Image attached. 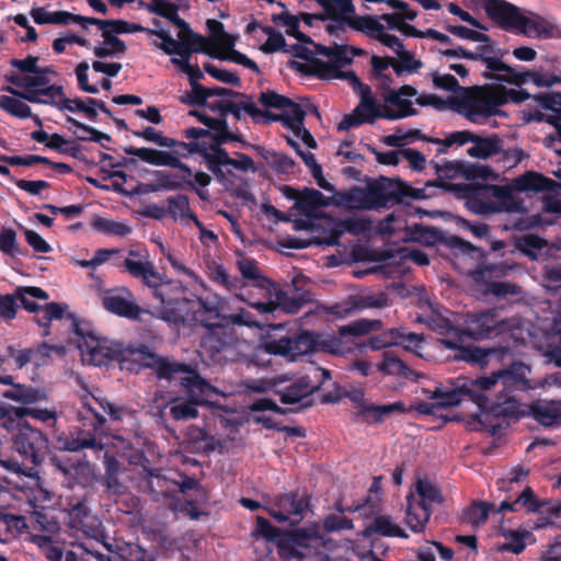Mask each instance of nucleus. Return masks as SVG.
Returning <instances> with one entry per match:
<instances>
[{
  "label": "nucleus",
  "mask_w": 561,
  "mask_h": 561,
  "mask_svg": "<svg viewBox=\"0 0 561 561\" xmlns=\"http://www.w3.org/2000/svg\"><path fill=\"white\" fill-rule=\"evenodd\" d=\"M558 183L537 172H526L514 179L510 185H477L440 183L430 180L424 187L415 188L404 182L403 202L405 199H426L436 195L437 188L453 192L460 198L472 201L481 213H524L526 207L514 192H554Z\"/></svg>",
  "instance_id": "1"
},
{
  "label": "nucleus",
  "mask_w": 561,
  "mask_h": 561,
  "mask_svg": "<svg viewBox=\"0 0 561 561\" xmlns=\"http://www.w3.org/2000/svg\"><path fill=\"white\" fill-rule=\"evenodd\" d=\"M130 465H140L139 474L146 481L150 493L168 497L178 485V481L169 478L162 469L150 468L149 458H129Z\"/></svg>",
  "instance_id": "20"
},
{
  "label": "nucleus",
  "mask_w": 561,
  "mask_h": 561,
  "mask_svg": "<svg viewBox=\"0 0 561 561\" xmlns=\"http://www.w3.org/2000/svg\"><path fill=\"white\" fill-rule=\"evenodd\" d=\"M515 247L531 260H538L541 251L547 247V241L534 233H527L516 238Z\"/></svg>",
  "instance_id": "45"
},
{
  "label": "nucleus",
  "mask_w": 561,
  "mask_h": 561,
  "mask_svg": "<svg viewBox=\"0 0 561 561\" xmlns=\"http://www.w3.org/2000/svg\"><path fill=\"white\" fill-rule=\"evenodd\" d=\"M486 14L506 30L515 28L526 36L552 37L556 27L542 19H530L504 0H484Z\"/></svg>",
  "instance_id": "7"
},
{
  "label": "nucleus",
  "mask_w": 561,
  "mask_h": 561,
  "mask_svg": "<svg viewBox=\"0 0 561 561\" xmlns=\"http://www.w3.org/2000/svg\"><path fill=\"white\" fill-rule=\"evenodd\" d=\"M117 266L123 265L124 270L134 278L140 279L144 285L153 290V296L163 306L162 309L156 311L154 316L167 322H175L176 313L171 307L175 304L176 297L173 295L175 289H180L178 283L169 280L164 275L160 274L153 263L149 261L147 253L130 250L128 255L122 262L116 263Z\"/></svg>",
  "instance_id": "5"
},
{
  "label": "nucleus",
  "mask_w": 561,
  "mask_h": 561,
  "mask_svg": "<svg viewBox=\"0 0 561 561\" xmlns=\"http://www.w3.org/2000/svg\"><path fill=\"white\" fill-rule=\"evenodd\" d=\"M13 448L21 456H44L48 449L45 435L30 424H20L13 437Z\"/></svg>",
  "instance_id": "19"
},
{
  "label": "nucleus",
  "mask_w": 561,
  "mask_h": 561,
  "mask_svg": "<svg viewBox=\"0 0 561 561\" xmlns=\"http://www.w3.org/2000/svg\"><path fill=\"white\" fill-rule=\"evenodd\" d=\"M5 79L11 84L21 88L24 91H19L10 85L4 87L2 89L3 91L31 103L45 104L44 100H42V96H46L43 91L49 83L48 78H44L38 73H11L5 76Z\"/></svg>",
  "instance_id": "15"
},
{
  "label": "nucleus",
  "mask_w": 561,
  "mask_h": 561,
  "mask_svg": "<svg viewBox=\"0 0 561 561\" xmlns=\"http://www.w3.org/2000/svg\"><path fill=\"white\" fill-rule=\"evenodd\" d=\"M506 542L500 546L501 551L512 552L519 554L526 548V538L531 537V533L527 530H508L503 533Z\"/></svg>",
  "instance_id": "57"
},
{
  "label": "nucleus",
  "mask_w": 561,
  "mask_h": 561,
  "mask_svg": "<svg viewBox=\"0 0 561 561\" xmlns=\"http://www.w3.org/2000/svg\"><path fill=\"white\" fill-rule=\"evenodd\" d=\"M358 408V419L362 422L368 424L380 423L385 420L386 416L394 412L404 411L403 404L401 402H393L382 405L359 403Z\"/></svg>",
  "instance_id": "31"
},
{
  "label": "nucleus",
  "mask_w": 561,
  "mask_h": 561,
  "mask_svg": "<svg viewBox=\"0 0 561 561\" xmlns=\"http://www.w3.org/2000/svg\"><path fill=\"white\" fill-rule=\"evenodd\" d=\"M126 297L119 295H107L102 299L103 307L117 316L128 319H138L142 310L133 299L131 293L124 288Z\"/></svg>",
  "instance_id": "25"
},
{
  "label": "nucleus",
  "mask_w": 561,
  "mask_h": 561,
  "mask_svg": "<svg viewBox=\"0 0 561 561\" xmlns=\"http://www.w3.org/2000/svg\"><path fill=\"white\" fill-rule=\"evenodd\" d=\"M0 107L12 116L19 118H27L32 116L31 107L16 98L1 95Z\"/></svg>",
  "instance_id": "61"
},
{
  "label": "nucleus",
  "mask_w": 561,
  "mask_h": 561,
  "mask_svg": "<svg viewBox=\"0 0 561 561\" xmlns=\"http://www.w3.org/2000/svg\"><path fill=\"white\" fill-rule=\"evenodd\" d=\"M187 369L183 371H176L173 374L169 381L173 380L178 374H187L186 377L181 379V385L187 390L192 401H181L174 403L170 413L175 420H192L197 417L198 411L197 404H202L207 401V398L214 388L205 381L194 369L188 365L184 364Z\"/></svg>",
  "instance_id": "8"
},
{
  "label": "nucleus",
  "mask_w": 561,
  "mask_h": 561,
  "mask_svg": "<svg viewBox=\"0 0 561 561\" xmlns=\"http://www.w3.org/2000/svg\"><path fill=\"white\" fill-rule=\"evenodd\" d=\"M549 504L548 501L540 500L530 486H526L515 499V505L524 508L527 513L543 514V508Z\"/></svg>",
  "instance_id": "51"
},
{
  "label": "nucleus",
  "mask_w": 561,
  "mask_h": 561,
  "mask_svg": "<svg viewBox=\"0 0 561 561\" xmlns=\"http://www.w3.org/2000/svg\"><path fill=\"white\" fill-rule=\"evenodd\" d=\"M307 64L293 61L291 67L307 76H314L322 80H329L331 76H335V70L328 62L319 58H310Z\"/></svg>",
  "instance_id": "44"
},
{
  "label": "nucleus",
  "mask_w": 561,
  "mask_h": 561,
  "mask_svg": "<svg viewBox=\"0 0 561 561\" xmlns=\"http://www.w3.org/2000/svg\"><path fill=\"white\" fill-rule=\"evenodd\" d=\"M527 81H533L539 88H549L559 83V81L561 80L559 76L552 73L539 75L537 72L531 71L517 72L515 69H513V73H511V77L505 78V82L516 85H520Z\"/></svg>",
  "instance_id": "39"
},
{
  "label": "nucleus",
  "mask_w": 561,
  "mask_h": 561,
  "mask_svg": "<svg viewBox=\"0 0 561 561\" xmlns=\"http://www.w3.org/2000/svg\"><path fill=\"white\" fill-rule=\"evenodd\" d=\"M287 539L293 545L308 547L311 541H318L321 539L319 529L317 526L309 528H296L287 533Z\"/></svg>",
  "instance_id": "62"
},
{
  "label": "nucleus",
  "mask_w": 561,
  "mask_h": 561,
  "mask_svg": "<svg viewBox=\"0 0 561 561\" xmlns=\"http://www.w3.org/2000/svg\"><path fill=\"white\" fill-rule=\"evenodd\" d=\"M181 148L187 150L190 153H201L205 160V163L210 170L218 181L222 182L226 179L225 172L220 169L221 165H227L224 162H218L217 156L219 146H210L209 149L205 146L204 142L193 141V142H180Z\"/></svg>",
  "instance_id": "27"
},
{
  "label": "nucleus",
  "mask_w": 561,
  "mask_h": 561,
  "mask_svg": "<svg viewBox=\"0 0 561 561\" xmlns=\"http://www.w3.org/2000/svg\"><path fill=\"white\" fill-rule=\"evenodd\" d=\"M3 396L24 404L45 401L47 399V396L43 390L23 385H15L12 389L4 391Z\"/></svg>",
  "instance_id": "46"
},
{
  "label": "nucleus",
  "mask_w": 561,
  "mask_h": 561,
  "mask_svg": "<svg viewBox=\"0 0 561 561\" xmlns=\"http://www.w3.org/2000/svg\"><path fill=\"white\" fill-rule=\"evenodd\" d=\"M440 343L449 350H457L456 359L463 360L480 367L489 364L491 358L502 360L508 353L507 347L482 348L478 346H461L460 336L455 339H442Z\"/></svg>",
  "instance_id": "16"
},
{
  "label": "nucleus",
  "mask_w": 561,
  "mask_h": 561,
  "mask_svg": "<svg viewBox=\"0 0 561 561\" xmlns=\"http://www.w3.org/2000/svg\"><path fill=\"white\" fill-rule=\"evenodd\" d=\"M319 389L320 385H312L310 376H305L279 390L278 394L284 404H300V408H309L313 403L310 396Z\"/></svg>",
  "instance_id": "22"
},
{
  "label": "nucleus",
  "mask_w": 561,
  "mask_h": 561,
  "mask_svg": "<svg viewBox=\"0 0 561 561\" xmlns=\"http://www.w3.org/2000/svg\"><path fill=\"white\" fill-rule=\"evenodd\" d=\"M527 414L542 426L549 427L560 425L561 401H534L527 407Z\"/></svg>",
  "instance_id": "23"
},
{
  "label": "nucleus",
  "mask_w": 561,
  "mask_h": 561,
  "mask_svg": "<svg viewBox=\"0 0 561 561\" xmlns=\"http://www.w3.org/2000/svg\"><path fill=\"white\" fill-rule=\"evenodd\" d=\"M237 266L244 279L252 280L260 288H267L271 282L261 275L256 262L250 257L241 255L237 261Z\"/></svg>",
  "instance_id": "49"
},
{
  "label": "nucleus",
  "mask_w": 561,
  "mask_h": 561,
  "mask_svg": "<svg viewBox=\"0 0 561 561\" xmlns=\"http://www.w3.org/2000/svg\"><path fill=\"white\" fill-rule=\"evenodd\" d=\"M30 14L37 24L68 25L70 23H77L82 26L87 25V16L73 14L68 11L49 12L43 7H34Z\"/></svg>",
  "instance_id": "26"
},
{
  "label": "nucleus",
  "mask_w": 561,
  "mask_h": 561,
  "mask_svg": "<svg viewBox=\"0 0 561 561\" xmlns=\"http://www.w3.org/2000/svg\"><path fill=\"white\" fill-rule=\"evenodd\" d=\"M209 277L213 282L225 287L229 291L236 293V297L238 299L245 301L244 297L237 293V290L243 287L242 282L237 277L230 276L222 265L216 264L210 267Z\"/></svg>",
  "instance_id": "50"
},
{
  "label": "nucleus",
  "mask_w": 561,
  "mask_h": 561,
  "mask_svg": "<svg viewBox=\"0 0 561 561\" xmlns=\"http://www.w3.org/2000/svg\"><path fill=\"white\" fill-rule=\"evenodd\" d=\"M16 301L19 300L24 309L37 314L41 305L31 300V298L47 300L48 294L39 287L24 286L15 289Z\"/></svg>",
  "instance_id": "48"
},
{
  "label": "nucleus",
  "mask_w": 561,
  "mask_h": 561,
  "mask_svg": "<svg viewBox=\"0 0 561 561\" xmlns=\"http://www.w3.org/2000/svg\"><path fill=\"white\" fill-rule=\"evenodd\" d=\"M471 142L473 146L467 152L470 157L478 159H486L499 153L502 150L503 144L502 139L496 135L484 138L476 134Z\"/></svg>",
  "instance_id": "35"
},
{
  "label": "nucleus",
  "mask_w": 561,
  "mask_h": 561,
  "mask_svg": "<svg viewBox=\"0 0 561 561\" xmlns=\"http://www.w3.org/2000/svg\"><path fill=\"white\" fill-rule=\"evenodd\" d=\"M180 44H182V46H179V48H178L179 51L175 53L174 55H179L183 59H186L187 61H188L190 56L193 53H203L210 57L219 56V51L215 48L217 44L213 43L210 41H209V44L197 45V42H194V39L185 38V39L181 41Z\"/></svg>",
  "instance_id": "55"
},
{
  "label": "nucleus",
  "mask_w": 561,
  "mask_h": 561,
  "mask_svg": "<svg viewBox=\"0 0 561 561\" xmlns=\"http://www.w3.org/2000/svg\"><path fill=\"white\" fill-rule=\"evenodd\" d=\"M309 506L306 496L289 492L276 495L267 512L278 523H289L290 526H296L304 519Z\"/></svg>",
  "instance_id": "12"
},
{
  "label": "nucleus",
  "mask_w": 561,
  "mask_h": 561,
  "mask_svg": "<svg viewBox=\"0 0 561 561\" xmlns=\"http://www.w3.org/2000/svg\"><path fill=\"white\" fill-rule=\"evenodd\" d=\"M481 44L482 45L477 47V51L474 53L462 47L444 49L439 53L447 58L462 57L472 60H481L490 71L494 72L493 75L485 72V78L505 82V78L511 77L514 68L501 61L502 55L491 41Z\"/></svg>",
  "instance_id": "10"
},
{
  "label": "nucleus",
  "mask_w": 561,
  "mask_h": 561,
  "mask_svg": "<svg viewBox=\"0 0 561 561\" xmlns=\"http://www.w3.org/2000/svg\"><path fill=\"white\" fill-rule=\"evenodd\" d=\"M511 270L512 266L505 263L481 264L469 271L468 275L476 284L484 285L485 289H490L492 283L506 276Z\"/></svg>",
  "instance_id": "29"
},
{
  "label": "nucleus",
  "mask_w": 561,
  "mask_h": 561,
  "mask_svg": "<svg viewBox=\"0 0 561 561\" xmlns=\"http://www.w3.org/2000/svg\"><path fill=\"white\" fill-rule=\"evenodd\" d=\"M314 49L316 54L328 57L330 60L328 64L337 67L339 70L353 62L348 46L336 44L334 46H324L321 44H314Z\"/></svg>",
  "instance_id": "40"
},
{
  "label": "nucleus",
  "mask_w": 561,
  "mask_h": 561,
  "mask_svg": "<svg viewBox=\"0 0 561 561\" xmlns=\"http://www.w3.org/2000/svg\"><path fill=\"white\" fill-rule=\"evenodd\" d=\"M415 492L420 497L416 502H423V505H430V503L442 504L444 501L438 486L426 479L417 480L415 483Z\"/></svg>",
  "instance_id": "56"
},
{
  "label": "nucleus",
  "mask_w": 561,
  "mask_h": 561,
  "mask_svg": "<svg viewBox=\"0 0 561 561\" xmlns=\"http://www.w3.org/2000/svg\"><path fill=\"white\" fill-rule=\"evenodd\" d=\"M92 227L99 232L117 237H125L131 232V228L127 224L103 217L96 218L92 222Z\"/></svg>",
  "instance_id": "58"
},
{
  "label": "nucleus",
  "mask_w": 561,
  "mask_h": 561,
  "mask_svg": "<svg viewBox=\"0 0 561 561\" xmlns=\"http://www.w3.org/2000/svg\"><path fill=\"white\" fill-rule=\"evenodd\" d=\"M83 405L89 412L93 414L98 425H103L105 422L103 413L111 415L114 420H118L121 417V410L106 400H102L95 397L85 398L83 400Z\"/></svg>",
  "instance_id": "42"
},
{
  "label": "nucleus",
  "mask_w": 561,
  "mask_h": 561,
  "mask_svg": "<svg viewBox=\"0 0 561 561\" xmlns=\"http://www.w3.org/2000/svg\"><path fill=\"white\" fill-rule=\"evenodd\" d=\"M428 165L437 175L436 181L440 183H444V180H454L458 176L468 181L478 179L488 180L490 178L496 179V175L491 168L466 161L431 160Z\"/></svg>",
  "instance_id": "11"
},
{
  "label": "nucleus",
  "mask_w": 561,
  "mask_h": 561,
  "mask_svg": "<svg viewBox=\"0 0 561 561\" xmlns=\"http://www.w3.org/2000/svg\"><path fill=\"white\" fill-rule=\"evenodd\" d=\"M431 515L432 510L430 505H423V502H416L413 494L407 496L404 524L412 533H423Z\"/></svg>",
  "instance_id": "24"
},
{
  "label": "nucleus",
  "mask_w": 561,
  "mask_h": 561,
  "mask_svg": "<svg viewBox=\"0 0 561 561\" xmlns=\"http://www.w3.org/2000/svg\"><path fill=\"white\" fill-rule=\"evenodd\" d=\"M376 208L403 202L404 182L399 179L379 178L370 184Z\"/></svg>",
  "instance_id": "21"
},
{
  "label": "nucleus",
  "mask_w": 561,
  "mask_h": 561,
  "mask_svg": "<svg viewBox=\"0 0 561 561\" xmlns=\"http://www.w3.org/2000/svg\"><path fill=\"white\" fill-rule=\"evenodd\" d=\"M289 193L287 196L296 201V207L304 213H310L318 207L327 206L325 196L318 190L305 188L302 192L286 188Z\"/></svg>",
  "instance_id": "33"
},
{
  "label": "nucleus",
  "mask_w": 561,
  "mask_h": 561,
  "mask_svg": "<svg viewBox=\"0 0 561 561\" xmlns=\"http://www.w3.org/2000/svg\"><path fill=\"white\" fill-rule=\"evenodd\" d=\"M67 306H62L58 302H49L45 306H41L37 314L35 316V321L38 325L48 328L53 320H58L64 317V312Z\"/></svg>",
  "instance_id": "59"
},
{
  "label": "nucleus",
  "mask_w": 561,
  "mask_h": 561,
  "mask_svg": "<svg viewBox=\"0 0 561 561\" xmlns=\"http://www.w3.org/2000/svg\"><path fill=\"white\" fill-rule=\"evenodd\" d=\"M343 203L354 209H377L370 184L367 187L355 186L343 195Z\"/></svg>",
  "instance_id": "38"
},
{
  "label": "nucleus",
  "mask_w": 561,
  "mask_h": 561,
  "mask_svg": "<svg viewBox=\"0 0 561 561\" xmlns=\"http://www.w3.org/2000/svg\"><path fill=\"white\" fill-rule=\"evenodd\" d=\"M470 387L471 380L469 382L463 383L460 387L448 389L436 388L434 391L431 392L430 399L433 401H437L438 407H440V409L459 404L465 393L477 402V398L472 396L469 391Z\"/></svg>",
  "instance_id": "32"
},
{
  "label": "nucleus",
  "mask_w": 561,
  "mask_h": 561,
  "mask_svg": "<svg viewBox=\"0 0 561 561\" xmlns=\"http://www.w3.org/2000/svg\"><path fill=\"white\" fill-rule=\"evenodd\" d=\"M232 111H229L237 119L241 118V111L249 114L254 122H259L260 118L265 117V112L257 108L251 96L249 99H241L240 101H232Z\"/></svg>",
  "instance_id": "64"
},
{
  "label": "nucleus",
  "mask_w": 561,
  "mask_h": 561,
  "mask_svg": "<svg viewBox=\"0 0 561 561\" xmlns=\"http://www.w3.org/2000/svg\"><path fill=\"white\" fill-rule=\"evenodd\" d=\"M46 96L50 98V101H44L45 104L57 107L58 110H67L69 112L79 111L80 104H85L84 101L80 99L70 100L66 98L64 93V89L60 85L50 84L43 91Z\"/></svg>",
  "instance_id": "41"
},
{
  "label": "nucleus",
  "mask_w": 561,
  "mask_h": 561,
  "mask_svg": "<svg viewBox=\"0 0 561 561\" xmlns=\"http://www.w3.org/2000/svg\"><path fill=\"white\" fill-rule=\"evenodd\" d=\"M218 153H219V156L216 157L218 159L217 160L218 162H224L227 165L233 167L240 171H248V170L255 171L253 160L244 153L238 152V153H236L237 158L233 159V158H230L228 156V152L225 149H222L221 147L218 148Z\"/></svg>",
  "instance_id": "63"
},
{
  "label": "nucleus",
  "mask_w": 561,
  "mask_h": 561,
  "mask_svg": "<svg viewBox=\"0 0 561 561\" xmlns=\"http://www.w3.org/2000/svg\"><path fill=\"white\" fill-rule=\"evenodd\" d=\"M358 94L360 101L355 108V113H358L359 117H363L366 123H373L376 118H383L385 107L377 104L371 95L370 88H363V91Z\"/></svg>",
  "instance_id": "37"
},
{
  "label": "nucleus",
  "mask_w": 561,
  "mask_h": 561,
  "mask_svg": "<svg viewBox=\"0 0 561 561\" xmlns=\"http://www.w3.org/2000/svg\"><path fill=\"white\" fill-rule=\"evenodd\" d=\"M515 90H505L496 85H472L460 90L458 95L448 99V104L458 114L474 124H482L491 116L500 113V106L508 99L522 102L528 94L519 95Z\"/></svg>",
  "instance_id": "4"
},
{
  "label": "nucleus",
  "mask_w": 561,
  "mask_h": 561,
  "mask_svg": "<svg viewBox=\"0 0 561 561\" xmlns=\"http://www.w3.org/2000/svg\"><path fill=\"white\" fill-rule=\"evenodd\" d=\"M284 110L286 111L284 115H273L265 113V116L273 121H283L285 125L290 129L299 127V125L304 124L306 112L301 110L297 103H294L290 100V104H286Z\"/></svg>",
  "instance_id": "54"
},
{
  "label": "nucleus",
  "mask_w": 561,
  "mask_h": 561,
  "mask_svg": "<svg viewBox=\"0 0 561 561\" xmlns=\"http://www.w3.org/2000/svg\"><path fill=\"white\" fill-rule=\"evenodd\" d=\"M168 214L176 219L179 217H187L193 220L196 226H201L195 214L191 211L190 201L186 195H176L168 198Z\"/></svg>",
  "instance_id": "52"
},
{
  "label": "nucleus",
  "mask_w": 561,
  "mask_h": 561,
  "mask_svg": "<svg viewBox=\"0 0 561 561\" xmlns=\"http://www.w3.org/2000/svg\"><path fill=\"white\" fill-rule=\"evenodd\" d=\"M313 301L311 291L289 295L286 291L278 290L275 295L276 309H282L286 313H296L306 304Z\"/></svg>",
  "instance_id": "36"
},
{
  "label": "nucleus",
  "mask_w": 561,
  "mask_h": 561,
  "mask_svg": "<svg viewBox=\"0 0 561 561\" xmlns=\"http://www.w3.org/2000/svg\"><path fill=\"white\" fill-rule=\"evenodd\" d=\"M262 347L268 354L294 360L297 356L318 350V334L305 331L293 337L266 341Z\"/></svg>",
  "instance_id": "13"
},
{
  "label": "nucleus",
  "mask_w": 561,
  "mask_h": 561,
  "mask_svg": "<svg viewBox=\"0 0 561 561\" xmlns=\"http://www.w3.org/2000/svg\"><path fill=\"white\" fill-rule=\"evenodd\" d=\"M383 100V118L389 121L401 119L409 116H414L417 111L413 107V102L410 100L417 95V90L410 85L404 84L398 89L386 88Z\"/></svg>",
  "instance_id": "14"
},
{
  "label": "nucleus",
  "mask_w": 561,
  "mask_h": 561,
  "mask_svg": "<svg viewBox=\"0 0 561 561\" xmlns=\"http://www.w3.org/2000/svg\"><path fill=\"white\" fill-rule=\"evenodd\" d=\"M465 324L461 333L472 339H484L508 328L507 321L501 319L495 309L467 314Z\"/></svg>",
  "instance_id": "17"
},
{
  "label": "nucleus",
  "mask_w": 561,
  "mask_h": 561,
  "mask_svg": "<svg viewBox=\"0 0 561 561\" xmlns=\"http://www.w3.org/2000/svg\"><path fill=\"white\" fill-rule=\"evenodd\" d=\"M344 21L352 28L367 33L374 37L385 31V26L375 16L370 15L344 18Z\"/></svg>",
  "instance_id": "53"
},
{
  "label": "nucleus",
  "mask_w": 561,
  "mask_h": 561,
  "mask_svg": "<svg viewBox=\"0 0 561 561\" xmlns=\"http://www.w3.org/2000/svg\"><path fill=\"white\" fill-rule=\"evenodd\" d=\"M31 541L35 543L46 556L50 547H56L59 542L54 540V536L58 534L60 526L57 520L49 517L43 511H33L30 516Z\"/></svg>",
  "instance_id": "18"
},
{
  "label": "nucleus",
  "mask_w": 561,
  "mask_h": 561,
  "mask_svg": "<svg viewBox=\"0 0 561 561\" xmlns=\"http://www.w3.org/2000/svg\"><path fill=\"white\" fill-rule=\"evenodd\" d=\"M377 369L383 375L400 376L410 380L422 377V374L411 369L392 352L382 353V360L377 365Z\"/></svg>",
  "instance_id": "30"
},
{
  "label": "nucleus",
  "mask_w": 561,
  "mask_h": 561,
  "mask_svg": "<svg viewBox=\"0 0 561 561\" xmlns=\"http://www.w3.org/2000/svg\"><path fill=\"white\" fill-rule=\"evenodd\" d=\"M530 367L516 362L510 367L492 373L490 376L471 380L469 391L477 398L482 410H494L512 401V393L530 387L528 375Z\"/></svg>",
  "instance_id": "3"
},
{
  "label": "nucleus",
  "mask_w": 561,
  "mask_h": 561,
  "mask_svg": "<svg viewBox=\"0 0 561 561\" xmlns=\"http://www.w3.org/2000/svg\"><path fill=\"white\" fill-rule=\"evenodd\" d=\"M103 546L114 556L101 553L89 541H76L68 546L59 542L56 547H50L45 558L48 561H154V558L140 547L133 550L130 546L121 547L117 543L105 541Z\"/></svg>",
  "instance_id": "6"
},
{
  "label": "nucleus",
  "mask_w": 561,
  "mask_h": 561,
  "mask_svg": "<svg viewBox=\"0 0 561 561\" xmlns=\"http://www.w3.org/2000/svg\"><path fill=\"white\" fill-rule=\"evenodd\" d=\"M257 153L266 161V163L273 169L275 172L291 174L295 173L296 162L289 156L282 151H276L272 149H265L261 146H252Z\"/></svg>",
  "instance_id": "34"
},
{
  "label": "nucleus",
  "mask_w": 561,
  "mask_h": 561,
  "mask_svg": "<svg viewBox=\"0 0 561 561\" xmlns=\"http://www.w3.org/2000/svg\"><path fill=\"white\" fill-rule=\"evenodd\" d=\"M75 331L82 337L78 347L82 360L94 366L107 365L112 360L124 363L131 359L142 367L151 368L159 379H170L176 371L186 370L183 363L171 362L149 351V347L141 345L137 348H123L122 344L113 343L107 339L98 337L92 333L84 334L76 321H72Z\"/></svg>",
  "instance_id": "2"
},
{
  "label": "nucleus",
  "mask_w": 561,
  "mask_h": 561,
  "mask_svg": "<svg viewBox=\"0 0 561 561\" xmlns=\"http://www.w3.org/2000/svg\"><path fill=\"white\" fill-rule=\"evenodd\" d=\"M379 325V321L357 320L339 328L336 334H318V351L343 356L355 347L354 337L365 335Z\"/></svg>",
  "instance_id": "9"
},
{
  "label": "nucleus",
  "mask_w": 561,
  "mask_h": 561,
  "mask_svg": "<svg viewBox=\"0 0 561 561\" xmlns=\"http://www.w3.org/2000/svg\"><path fill=\"white\" fill-rule=\"evenodd\" d=\"M199 308L195 311V319L206 328H215L216 325L210 323L209 320H217L220 317L219 307L216 302L199 298Z\"/></svg>",
  "instance_id": "60"
},
{
  "label": "nucleus",
  "mask_w": 561,
  "mask_h": 561,
  "mask_svg": "<svg viewBox=\"0 0 561 561\" xmlns=\"http://www.w3.org/2000/svg\"><path fill=\"white\" fill-rule=\"evenodd\" d=\"M65 473L70 474L77 484L90 486L96 480L94 467L89 461L78 459L76 463H71L69 469H62Z\"/></svg>",
  "instance_id": "47"
},
{
  "label": "nucleus",
  "mask_w": 561,
  "mask_h": 561,
  "mask_svg": "<svg viewBox=\"0 0 561 561\" xmlns=\"http://www.w3.org/2000/svg\"><path fill=\"white\" fill-rule=\"evenodd\" d=\"M371 534H378L386 537H398L407 539L409 535L402 529L399 525L393 524L389 517L378 516L373 523L366 527L364 530L365 536H370Z\"/></svg>",
  "instance_id": "43"
},
{
  "label": "nucleus",
  "mask_w": 561,
  "mask_h": 561,
  "mask_svg": "<svg viewBox=\"0 0 561 561\" xmlns=\"http://www.w3.org/2000/svg\"><path fill=\"white\" fill-rule=\"evenodd\" d=\"M58 448L67 451H80L84 448H91L94 451L102 449V445L98 443L95 436L87 431H77L69 435L59 436Z\"/></svg>",
  "instance_id": "28"
}]
</instances>
